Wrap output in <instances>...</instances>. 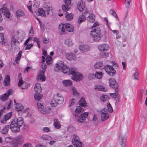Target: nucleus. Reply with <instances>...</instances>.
<instances>
[{
  "label": "nucleus",
  "instance_id": "0eeeda50",
  "mask_svg": "<svg viewBox=\"0 0 147 147\" xmlns=\"http://www.w3.org/2000/svg\"><path fill=\"white\" fill-rule=\"evenodd\" d=\"M88 114V112H86L82 114L79 116L76 115H74V116L79 123H82L83 122V121L86 120Z\"/></svg>",
  "mask_w": 147,
  "mask_h": 147
},
{
  "label": "nucleus",
  "instance_id": "f3484780",
  "mask_svg": "<svg viewBox=\"0 0 147 147\" xmlns=\"http://www.w3.org/2000/svg\"><path fill=\"white\" fill-rule=\"evenodd\" d=\"M24 141V138L22 136H18L16 138L13 140V142L16 143V144H21Z\"/></svg>",
  "mask_w": 147,
  "mask_h": 147
},
{
  "label": "nucleus",
  "instance_id": "c9c22d12",
  "mask_svg": "<svg viewBox=\"0 0 147 147\" xmlns=\"http://www.w3.org/2000/svg\"><path fill=\"white\" fill-rule=\"evenodd\" d=\"M22 54V52L20 51L17 55V56L16 57L15 59V61L17 63H18L20 61V60Z\"/></svg>",
  "mask_w": 147,
  "mask_h": 147
},
{
  "label": "nucleus",
  "instance_id": "a211bd4d",
  "mask_svg": "<svg viewBox=\"0 0 147 147\" xmlns=\"http://www.w3.org/2000/svg\"><path fill=\"white\" fill-rule=\"evenodd\" d=\"M16 16L17 18L20 17H24L25 18H27L25 15L24 12L20 9L18 10L16 12Z\"/></svg>",
  "mask_w": 147,
  "mask_h": 147
},
{
  "label": "nucleus",
  "instance_id": "9b49d317",
  "mask_svg": "<svg viewBox=\"0 0 147 147\" xmlns=\"http://www.w3.org/2000/svg\"><path fill=\"white\" fill-rule=\"evenodd\" d=\"M71 1L68 0H64V2L65 5H63L62 6V9L64 11H68L70 9V4Z\"/></svg>",
  "mask_w": 147,
  "mask_h": 147
},
{
  "label": "nucleus",
  "instance_id": "69168bd1",
  "mask_svg": "<svg viewBox=\"0 0 147 147\" xmlns=\"http://www.w3.org/2000/svg\"><path fill=\"white\" fill-rule=\"evenodd\" d=\"M23 84V81L22 80V77H21L19 81L18 86H20L21 85H22Z\"/></svg>",
  "mask_w": 147,
  "mask_h": 147
},
{
  "label": "nucleus",
  "instance_id": "cd10ccee",
  "mask_svg": "<svg viewBox=\"0 0 147 147\" xmlns=\"http://www.w3.org/2000/svg\"><path fill=\"white\" fill-rule=\"evenodd\" d=\"M10 126L9 125H7L4 127L1 131V133L3 134H6L7 133L8 130L9 129Z\"/></svg>",
  "mask_w": 147,
  "mask_h": 147
},
{
  "label": "nucleus",
  "instance_id": "72a5a7b5",
  "mask_svg": "<svg viewBox=\"0 0 147 147\" xmlns=\"http://www.w3.org/2000/svg\"><path fill=\"white\" fill-rule=\"evenodd\" d=\"M54 121V125L55 127L57 129L60 128L61 127V125L59 123L58 120L57 119H55Z\"/></svg>",
  "mask_w": 147,
  "mask_h": 147
},
{
  "label": "nucleus",
  "instance_id": "20e7f679",
  "mask_svg": "<svg viewBox=\"0 0 147 147\" xmlns=\"http://www.w3.org/2000/svg\"><path fill=\"white\" fill-rule=\"evenodd\" d=\"M98 48L100 51L102 52L100 53L101 57H108L109 54L105 52L109 49L108 45L106 44H100L98 46Z\"/></svg>",
  "mask_w": 147,
  "mask_h": 147
},
{
  "label": "nucleus",
  "instance_id": "3c124183",
  "mask_svg": "<svg viewBox=\"0 0 147 147\" xmlns=\"http://www.w3.org/2000/svg\"><path fill=\"white\" fill-rule=\"evenodd\" d=\"M65 44L68 46H70L72 45L71 41L69 39H66L65 41Z\"/></svg>",
  "mask_w": 147,
  "mask_h": 147
},
{
  "label": "nucleus",
  "instance_id": "f03ea898",
  "mask_svg": "<svg viewBox=\"0 0 147 147\" xmlns=\"http://www.w3.org/2000/svg\"><path fill=\"white\" fill-rule=\"evenodd\" d=\"M24 123L22 117H20L18 119L15 118L11 121L10 127L13 132H19L20 131V127L22 126Z\"/></svg>",
  "mask_w": 147,
  "mask_h": 147
},
{
  "label": "nucleus",
  "instance_id": "e433bc0d",
  "mask_svg": "<svg viewBox=\"0 0 147 147\" xmlns=\"http://www.w3.org/2000/svg\"><path fill=\"white\" fill-rule=\"evenodd\" d=\"M20 43V42L15 38H12L11 43L12 46H16V44Z\"/></svg>",
  "mask_w": 147,
  "mask_h": 147
},
{
  "label": "nucleus",
  "instance_id": "412c9836",
  "mask_svg": "<svg viewBox=\"0 0 147 147\" xmlns=\"http://www.w3.org/2000/svg\"><path fill=\"white\" fill-rule=\"evenodd\" d=\"M95 16L93 13H91L87 17V20L90 22L93 23L95 21Z\"/></svg>",
  "mask_w": 147,
  "mask_h": 147
},
{
  "label": "nucleus",
  "instance_id": "052dcab7",
  "mask_svg": "<svg viewBox=\"0 0 147 147\" xmlns=\"http://www.w3.org/2000/svg\"><path fill=\"white\" fill-rule=\"evenodd\" d=\"M37 105L38 109H43L44 108V106L40 102H38L37 103Z\"/></svg>",
  "mask_w": 147,
  "mask_h": 147
},
{
  "label": "nucleus",
  "instance_id": "0e129e2a",
  "mask_svg": "<svg viewBox=\"0 0 147 147\" xmlns=\"http://www.w3.org/2000/svg\"><path fill=\"white\" fill-rule=\"evenodd\" d=\"M40 112L41 113L45 114L48 113L49 111L46 109H43L40 110Z\"/></svg>",
  "mask_w": 147,
  "mask_h": 147
},
{
  "label": "nucleus",
  "instance_id": "6e6552de",
  "mask_svg": "<svg viewBox=\"0 0 147 147\" xmlns=\"http://www.w3.org/2000/svg\"><path fill=\"white\" fill-rule=\"evenodd\" d=\"M79 137L77 135H74L72 139V143L75 147H83L82 143L79 141Z\"/></svg>",
  "mask_w": 147,
  "mask_h": 147
},
{
  "label": "nucleus",
  "instance_id": "9d476101",
  "mask_svg": "<svg viewBox=\"0 0 147 147\" xmlns=\"http://www.w3.org/2000/svg\"><path fill=\"white\" fill-rule=\"evenodd\" d=\"M46 65H45L44 67H43L44 70H40L38 72V79H40L42 82L45 80V72L46 70Z\"/></svg>",
  "mask_w": 147,
  "mask_h": 147
},
{
  "label": "nucleus",
  "instance_id": "58836bf2",
  "mask_svg": "<svg viewBox=\"0 0 147 147\" xmlns=\"http://www.w3.org/2000/svg\"><path fill=\"white\" fill-rule=\"evenodd\" d=\"M103 75L102 72L96 71L95 76L96 78L98 79H101L102 76Z\"/></svg>",
  "mask_w": 147,
  "mask_h": 147
},
{
  "label": "nucleus",
  "instance_id": "5fc2aeb1",
  "mask_svg": "<svg viewBox=\"0 0 147 147\" xmlns=\"http://www.w3.org/2000/svg\"><path fill=\"white\" fill-rule=\"evenodd\" d=\"M118 91L116 92L115 91V92L113 93H110V95L111 96H112V97L113 98H116L117 95L118 94L117 93Z\"/></svg>",
  "mask_w": 147,
  "mask_h": 147
},
{
  "label": "nucleus",
  "instance_id": "c85d7f7f",
  "mask_svg": "<svg viewBox=\"0 0 147 147\" xmlns=\"http://www.w3.org/2000/svg\"><path fill=\"white\" fill-rule=\"evenodd\" d=\"M38 16H40L42 17H45L46 16L45 11L42 8H39L38 9Z\"/></svg>",
  "mask_w": 147,
  "mask_h": 147
},
{
  "label": "nucleus",
  "instance_id": "79ce46f5",
  "mask_svg": "<svg viewBox=\"0 0 147 147\" xmlns=\"http://www.w3.org/2000/svg\"><path fill=\"white\" fill-rule=\"evenodd\" d=\"M42 95L40 94H38L36 93V94H34V98L36 100H40L41 98H42Z\"/></svg>",
  "mask_w": 147,
  "mask_h": 147
},
{
  "label": "nucleus",
  "instance_id": "bf43d9fd",
  "mask_svg": "<svg viewBox=\"0 0 147 147\" xmlns=\"http://www.w3.org/2000/svg\"><path fill=\"white\" fill-rule=\"evenodd\" d=\"M72 91L73 92V95L74 96H77L78 94V92L74 88H73L72 89Z\"/></svg>",
  "mask_w": 147,
  "mask_h": 147
},
{
  "label": "nucleus",
  "instance_id": "dca6fc26",
  "mask_svg": "<svg viewBox=\"0 0 147 147\" xmlns=\"http://www.w3.org/2000/svg\"><path fill=\"white\" fill-rule=\"evenodd\" d=\"M12 115V113L10 112L6 114L4 117L1 119L0 121L2 123H5L7 120L9 119L11 117Z\"/></svg>",
  "mask_w": 147,
  "mask_h": 147
},
{
  "label": "nucleus",
  "instance_id": "e2e57ef3",
  "mask_svg": "<svg viewBox=\"0 0 147 147\" xmlns=\"http://www.w3.org/2000/svg\"><path fill=\"white\" fill-rule=\"evenodd\" d=\"M49 136L47 135H43L40 138L43 140H47Z\"/></svg>",
  "mask_w": 147,
  "mask_h": 147
},
{
  "label": "nucleus",
  "instance_id": "c03bdc74",
  "mask_svg": "<svg viewBox=\"0 0 147 147\" xmlns=\"http://www.w3.org/2000/svg\"><path fill=\"white\" fill-rule=\"evenodd\" d=\"M109 99V98L107 95H103L100 97V100L103 102L108 100Z\"/></svg>",
  "mask_w": 147,
  "mask_h": 147
},
{
  "label": "nucleus",
  "instance_id": "6e6d98bb",
  "mask_svg": "<svg viewBox=\"0 0 147 147\" xmlns=\"http://www.w3.org/2000/svg\"><path fill=\"white\" fill-rule=\"evenodd\" d=\"M34 34V32L33 31L32 27V26L29 32V35L30 36H33Z\"/></svg>",
  "mask_w": 147,
  "mask_h": 147
},
{
  "label": "nucleus",
  "instance_id": "6ab92c4d",
  "mask_svg": "<svg viewBox=\"0 0 147 147\" xmlns=\"http://www.w3.org/2000/svg\"><path fill=\"white\" fill-rule=\"evenodd\" d=\"M79 49L82 52L84 53L89 50L90 47L88 46L82 45L80 46Z\"/></svg>",
  "mask_w": 147,
  "mask_h": 147
},
{
  "label": "nucleus",
  "instance_id": "a18cd8bd",
  "mask_svg": "<svg viewBox=\"0 0 147 147\" xmlns=\"http://www.w3.org/2000/svg\"><path fill=\"white\" fill-rule=\"evenodd\" d=\"M103 66L102 63L99 62L96 63L94 65V67L95 68H99Z\"/></svg>",
  "mask_w": 147,
  "mask_h": 147
},
{
  "label": "nucleus",
  "instance_id": "7ed1b4c3",
  "mask_svg": "<svg viewBox=\"0 0 147 147\" xmlns=\"http://www.w3.org/2000/svg\"><path fill=\"white\" fill-rule=\"evenodd\" d=\"M69 74L72 75V79L75 81H80L82 79L83 75L77 71L75 68L70 69Z\"/></svg>",
  "mask_w": 147,
  "mask_h": 147
},
{
  "label": "nucleus",
  "instance_id": "473e14b6",
  "mask_svg": "<svg viewBox=\"0 0 147 147\" xmlns=\"http://www.w3.org/2000/svg\"><path fill=\"white\" fill-rule=\"evenodd\" d=\"M10 82V77L8 75H7L4 80V84L5 86L8 85Z\"/></svg>",
  "mask_w": 147,
  "mask_h": 147
},
{
  "label": "nucleus",
  "instance_id": "a19ab883",
  "mask_svg": "<svg viewBox=\"0 0 147 147\" xmlns=\"http://www.w3.org/2000/svg\"><path fill=\"white\" fill-rule=\"evenodd\" d=\"M52 57L49 56H48L46 59V63L47 65H49L52 62Z\"/></svg>",
  "mask_w": 147,
  "mask_h": 147
},
{
  "label": "nucleus",
  "instance_id": "f257e3e1",
  "mask_svg": "<svg viewBox=\"0 0 147 147\" xmlns=\"http://www.w3.org/2000/svg\"><path fill=\"white\" fill-rule=\"evenodd\" d=\"M99 25V24L98 22H95L92 26L91 29H93L90 33V37L94 41L96 42L99 41L102 37L101 29L99 27H97Z\"/></svg>",
  "mask_w": 147,
  "mask_h": 147
},
{
  "label": "nucleus",
  "instance_id": "bb28decb",
  "mask_svg": "<svg viewBox=\"0 0 147 147\" xmlns=\"http://www.w3.org/2000/svg\"><path fill=\"white\" fill-rule=\"evenodd\" d=\"M62 83L64 86L68 87L71 85L72 82L70 80H65L63 81Z\"/></svg>",
  "mask_w": 147,
  "mask_h": 147
},
{
  "label": "nucleus",
  "instance_id": "4be33fe9",
  "mask_svg": "<svg viewBox=\"0 0 147 147\" xmlns=\"http://www.w3.org/2000/svg\"><path fill=\"white\" fill-rule=\"evenodd\" d=\"M65 28L67 31L69 32H72L74 30L73 26L68 23L65 24Z\"/></svg>",
  "mask_w": 147,
  "mask_h": 147
},
{
  "label": "nucleus",
  "instance_id": "49530a36",
  "mask_svg": "<svg viewBox=\"0 0 147 147\" xmlns=\"http://www.w3.org/2000/svg\"><path fill=\"white\" fill-rule=\"evenodd\" d=\"M33 41L36 42L37 43V46L39 49L40 48V41L39 40V39L36 37H34L33 38Z\"/></svg>",
  "mask_w": 147,
  "mask_h": 147
},
{
  "label": "nucleus",
  "instance_id": "1a4fd4ad",
  "mask_svg": "<svg viewBox=\"0 0 147 147\" xmlns=\"http://www.w3.org/2000/svg\"><path fill=\"white\" fill-rule=\"evenodd\" d=\"M101 120L104 121L109 117V115L108 113V109L107 108L102 109L101 110Z\"/></svg>",
  "mask_w": 147,
  "mask_h": 147
},
{
  "label": "nucleus",
  "instance_id": "864d4df0",
  "mask_svg": "<svg viewBox=\"0 0 147 147\" xmlns=\"http://www.w3.org/2000/svg\"><path fill=\"white\" fill-rule=\"evenodd\" d=\"M43 41L44 43H47L49 42V39L47 38H46L45 37H44L43 38Z\"/></svg>",
  "mask_w": 147,
  "mask_h": 147
},
{
  "label": "nucleus",
  "instance_id": "4468645a",
  "mask_svg": "<svg viewBox=\"0 0 147 147\" xmlns=\"http://www.w3.org/2000/svg\"><path fill=\"white\" fill-rule=\"evenodd\" d=\"M77 7L80 12L82 11L85 8V2L82 0L79 1L77 4Z\"/></svg>",
  "mask_w": 147,
  "mask_h": 147
},
{
  "label": "nucleus",
  "instance_id": "423d86ee",
  "mask_svg": "<svg viewBox=\"0 0 147 147\" xmlns=\"http://www.w3.org/2000/svg\"><path fill=\"white\" fill-rule=\"evenodd\" d=\"M105 70L106 72L111 76H114L116 73V71L112 66L109 65L105 66Z\"/></svg>",
  "mask_w": 147,
  "mask_h": 147
},
{
  "label": "nucleus",
  "instance_id": "774afa93",
  "mask_svg": "<svg viewBox=\"0 0 147 147\" xmlns=\"http://www.w3.org/2000/svg\"><path fill=\"white\" fill-rule=\"evenodd\" d=\"M23 147H32V145L29 143L24 144Z\"/></svg>",
  "mask_w": 147,
  "mask_h": 147
},
{
  "label": "nucleus",
  "instance_id": "aec40b11",
  "mask_svg": "<svg viewBox=\"0 0 147 147\" xmlns=\"http://www.w3.org/2000/svg\"><path fill=\"white\" fill-rule=\"evenodd\" d=\"M34 90L36 93L40 94L41 91V87L40 84H36L34 87Z\"/></svg>",
  "mask_w": 147,
  "mask_h": 147
},
{
  "label": "nucleus",
  "instance_id": "09e8293b",
  "mask_svg": "<svg viewBox=\"0 0 147 147\" xmlns=\"http://www.w3.org/2000/svg\"><path fill=\"white\" fill-rule=\"evenodd\" d=\"M107 109H108V112L109 111V113H111L113 111V108L111 107V105L109 103H108L107 108Z\"/></svg>",
  "mask_w": 147,
  "mask_h": 147
},
{
  "label": "nucleus",
  "instance_id": "680f3d73",
  "mask_svg": "<svg viewBox=\"0 0 147 147\" xmlns=\"http://www.w3.org/2000/svg\"><path fill=\"white\" fill-rule=\"evenodd\" d=\"M32 37H29L25 41L24 44V45H27L28 42L30 41V40H32Z\"/></svg>",
  "mask_w": 147,
  "mask_h": 147
},
{
  "label": "nucleus",
  "instance_id": "f704fd0d",
  "mask_svg": "<svg viewBox=\"0 0 147 147\" xmlns=\"http://www.w3.org/2000/svg\"><path fill=\"white\" fill-rule=\"evenodd\" d=\"M74 68L71 67L69 69L65 65L62 68V69H61L60 70L64 73H67L68 72L69 74V71L70 69L71 68Z\"/></svg>",
  "mask_w": 147,
  "mask_h": 147
},
{
  "label": "nucleus",
  "instance_id": "c756f323",
  "mask_svg": "<svg viewBox=\"0 0 147 147\" xmlns=\"http://www.w3.org/2000/svg\"><path fill=\"white\" fill-rule=\"evenodd\" d=\"M74 15L67 12L66 13L65 18L67 20H71L73 18Z\"/></svg>",
  "mask_w": 147,
  "mask_h": 147
},
{
  "label": "nucleus",
  "instance_id": "7c9ffc66",
  "mask_svg": "<svg viewBox=\"0 0 147 147\" xmlns=\"http://www.w3.org/2000/svg\"><path fill=\"white\" fill-rule=\"evenodd\" d=\"M79 105L83 107H85L86 106V102L85 101L84 98L81 97L79 102Z\"/></svg>",
  "mask_w": 147,
  "mask_h": 147
},
{
  "label": "nucleus",
  "instance_id": "f8f14e48",
  "mask_svg": "<svg viewBox=\"0 0 147 147\" xmlns=\"http://www.w3.org/2000/svg\"><path fill=\"white\" fill-rule=\"evenodd\" d=\"M13 92V90L12 89H9L7 91V93L1 95L0 96V99L1 100L5 101L7 100L9 96Z\"/></svg>",
  "mask_w": 147,
  "mask_h": 147
},
{
  "label": "nucleus",
  "instance_id": "ddd939ff",
  "mask_svg": "<svg viewBox=\"0 0 147 147\" xmlns=\"http://www.w3.org/2000/svg\"><path fill=\"white\" fill-rule=\"evenodd\" d=\"M0 12L3 13L4 16L6 18H9L10 15L9 10L7 8L3 7L0 9Z\"/></svg>",
  "mask_w": 147,
  "mask_h": 147
},
{
  "label": "nucleus",
  "instance_id": "2f4dec72",
  "mask_svg": "<svg viewBox=\"0 0 147 147\" xmlns=\"http://www.w3.org/2000/svg\"><path fill=\"white\" fill-rule=\"evenodd\" d=\"M86 19V18L85 16L82 15L80 16L78 20V23L80 24L82 22L85 21Z\"/></svg>",
  "mask_w": 147,
  "mask_h": 147
},
{
  "label": "nucleus",
  "instance_id": "5701e85b",
  "mask_svg": "<svg viewBox=\"0 0 147 147\" xmlns=\"http://www.w3.org/2000/svg\"><path fill=\"white\" fill-rule=\"evenodd\" d=\"M65 25L61 24L59 25V29L61 35H62L64 34L65 32Z\"/></svg>",
  "mask_w": 147,
  "mask_h": 147
},
{
  "label": "nucleus",
  "instance_id": "a878e982",
  "mask_svg": "<svg viewBox=\"0 0 147 147\" xmlns=\"http://www.w3.org/2000/svg\"><path fill=\"white\" fill-rule=\"evenodd\" d=\"M95 89L97 90H101L103 91H106L107 90L104 87L102 86L97 85L95 86Z\"/></svg>",
  "mask_w": 147,
  "mask_h": 147
},
{
  "label": "nucleus",
  "instance_id": "ea45409f",
  "mask_svg": "<svg viewBox=\"0 0 147 147\" xmlns=\"http://www.w3.org/2000/svg\"><path fill=\"white\" fill-rule=\"evenodd\" d=\"M67 58L68 59L71 61L75 59V57L74 55L72 53H69L67 56Z\"/></svg>",
  "mask_w": 147,
  "mask_h": 147
},
{
  "label": "nucleus",
  "instance_id": "338daca9",
  "mask_svg": "<svg viewBox=\"0 0 147 147\" xmlns=\"http://www.w3.org/2000/svg\"><path fill=\"white\" fill-rule=\"evenodd\" d=\"M43 130L45 132H49L50 131V129L48 127H44Z\"/></svg>",
  "mask_w": 147,
  "mask_h": 147
},
{
  "label": "nucleus",
  "instance_id": "393cba45",
  "mask_svg": "<svg viewBox=\"0 0 147 147\" xmlns=\"http://www.w3.org/2000/svg\"><path fill=\"white\" fill-rule=\"evenodd\" d=\"M64 63L62 61H60L57 63L56 64V67L59 70H61L63 67L65 66Z\"/></svg>",
  "mask_w": 147,
  "mask_h": 147
},
{
  "label": "nucleus",
  "instance_id": "8fccbe9b",
  "mask_svg": "<svg viewBox=\"0 0 147 147\" xmlns=\"http://www.w3.org/2000/svg\"><path fill=\"white\" fill-rule=\"evenodd\" d=\"M5 141L7 143H14L13 142V140L10 137H7L5 138Z\"/></svg>",
  "mask_w": 147,
  "mask_h": 147
},
{
  "label": "nucleus",
  "instance_id": "b1692460",
  "mask_svg": "<svg viewBox=\"0 0 147 147\" xmlns=\"http://www.w3.org/2000/svg\"><path fill=\"white\" fill-rule=\"evenodd\" d=\"M119 141L120 144L123 143H125L126 139L125 136L121 134L119 137Z\"/></svg>",
  "mask_w": 147,
  "mask_h": 147
},
{
  "label": "nucleus",
  "instance_id": "4d7b16f0",
  "mask_svg": "<svg viewBox=\"0 0 147 147\" xmlns=\"http://www.w3.org/2000/svg\"><path fill=\"white\" fill-rule=\"evenodd\" d=\"M26 45L27 46L25 48V50H29L33 46V45L32 44H30L27 45Z\"/></svg>",
  "mask_w": 147,
  "mask_h": 147
},
{
  "label": "nucleus",
  "instance_id": "37998d69",
  "mask_svg": "<svg viewBox=\"0 0 147 147\" xmlns=\"http://www.w3.org/2000/svg\"><path fill=\"white\" fill-rule=\"evenodd\" d=\"M18 104H16L17 106L15 108L16 110L17 111H20L23 110L24 109L23 106L20 104V105H17Z\"/></svg>",
  "mask_w": 147,
  "mask_h": 147
},
{
  "label": "nucleus",
  "instance_id": "39448f33",
  "mask_svg": "<svg viewBox=\"0 0 147 147\" xmlns=\"http://www.w3.org/2000/svg\"><path fill=\"white\" fill-rule=\"evenodd\" d=\"M63 100V98L62 97L59 96L57 95L51 101V105L52 106L56 107L57 105L62 103Z\"/></svg>",
  "mask_w": 147,
  "mask_h": 147
},
{
  "label": "nucleus",
  "instance_id": "13d9d810",
  "mask_svg": "<svg viewBox=\"0 0 147 147\" xmlns=\"http://www.w3.org/2000/svg\"><path fill=\"white\" fill-rule=\"evenodd\" d=\"M75 102V100L74 99H72L69 101V107L73 105Z\"/></svg>",
  "mask_w": 147,
  "mask_h": 147
},
{
  "label": "nucleus",
  "instance_id": "2eb2a0df",
  "mask_svg": "<svg viewBox=\"0 0 147 147\" xmlns=\"http://www.w3.org/2000/svg\"><path fill=\"white\" fill-rule=\"evenodd\" d=\"M109 81L110 86L112 88L115 89L116 92H117L118 91L117 88L118 86L115 79L113 78H110Z\"/></svg>",
  "mask_w": 147,
  "mask_h": 147
},
{
  "label": "nucleus",
  "instance_id": "de8ad7c7",
  "mask_svg": "<svg viewBox=\"0 0 147 147\" xmlns=\"http://www.w3.org/2000/svg\"><path fill=\"white\" fill-rule=\"evenodd\" d=\"M111 15L116 18L117 20H119V18L115 11L113 10H111Z\"/></svg>",
  "mask_w": 147,
  "mask_h": 147
},
{
  "label": "nucleus",
  "instance_id": "603ef678",
  "mask_svg": "<svg viewBox=\"0 0 147 147\" xmlns=\"http://www.w3.org/2000/svg\"><path fill=\"white\" fill-rule=\"evenodd\" d=\"M4 39L3 34L2 33H0V43L3 44Z\"/></svg>",
  "mask_w": 147,
  "mask_h": 147
},
{
  "label": "nucleus",
  "instance_id": "4c0bfd02",
  "mask_svg": "<svg viewBox=\"0 0 147 147\" xmlns=\"http://www.w3.org/2000/svg\"><path fill=\"white\" fill-rule=\"evenodd\" d=\"M84 109L83 108L80 106H78L76 107L75 112L77 113H82Z\"/></svg>",
  "mask_w": 147,
  "mask_h": 147
}]
</instances>
